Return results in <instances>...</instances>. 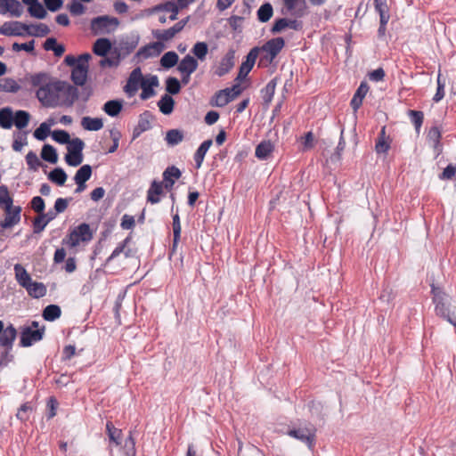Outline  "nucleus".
Listing matches in <instances>:
<instances>
[{
	"mask_svg": "<svg viewBox=\"0 0 456 456\" xmlns=\"http://www.w3.org/2000/svg\"><path fill=\"white\" fill-rule=\"evenodd\" d=\"M50 134V126L45 122L40 124V126L35 130L34 137L39 141H44Z\"/></svg>",
	"mask_w": 456,
	"mask_h": 456,
	"instance_id": "obj_58",
	"label": "nucleus"
},
{
	"mask_svg": "<svg viewBox=\"0 0 456 456\" xmlns=\"http://www.w3.org/2000/svg\"><path fill=\"white\" fill-rule=\"evenodd\" d=\"M159 86V79L157 76H150L147 78H144L143 82L141 85L142 93L141 99L147 100L155 95L154 87Z\"/></svg>",
	"mask_w": 456,
	"mask_h": 456,
	"instance_id": "obj_15",
	"label": "nucleus"
},
{
	"mask_svg": "<svg viewBox=\"0 0 456 456\" xmlns=\"http://www.w3.org/2000/svg\"><path fill=\"white\" fill-rule=\"evenodd\" d=\"M441 138L442 133L437 126L431 127L427 134L428 142L435 150L436 155H439L443 150Z\"/></svg>",
	"mask_w": 456,
	"mask_h": 456,
	"instance_id": "obj_19",
	"label": "nucleus"
},
{
	"mask_svg": "<svg viewBox=\"0 0 456 456\" xmlns=\"http://www.w3.org/2000/svg\"><path fill=\"white\" fill-rule=\"evenodd\" d=\"M81 126L87 131H99L103 127L102 118L84 117L81 120Z\"/></svg>",
	"mask_w": 456,
	"mask_h": 456,
	"instance_id": "obj_31",
	"label": "nucleus"
},
{
	"mask_svg": "<svg viewBox=\"0 0 456 456\" xmlns=\"http://www.w3.org/2000/svg\"><path fill=\"white\" fill-rule=\"evenodd\" d=\"M30 120V114L26 110H17L13 115V125L18 129H23L28 126Z\"/></svg>",
	"mask_w": 456,
	"mask_h": 456,
	"instance_id": "obj_33",
	"label": "nucleus"
},
{
	"mask_svg": "<svg viewBox=\"0 0 456 456\" xmlns=\"http://www.w3.org/2000/svg\"><path fill=\"white\" fill-rule=\"evenodd\" d=\"M31 27L20 21H5L0 27V34L7 37H20L28 34Z\"/></svg>",
	"mask_w": 456,
	"mask_h": 456,
	"instance_id": "obj_10",
	"label": "nucleus"
},
{
	"mask_svg": "<svg viewBox=\"0 0 456 456\" xmlns=\"http://www.w3.org/2000/svg\"><path fill=\"white\" fill-rule=\"evenodd\" d=\"M287 12L297 17H302L305 13V0H283Z\"/></svg>",
	"mask_w": 456,
	"mask_h": 456,
	"instance_id": "obj_16",
	"label": "nucleus"
},
{
	"mask_svg": "<svg viewBox=\"0 0 456 456\" xmlns=\"http://www.w3.org/2000/svg\"><path fill=\"white\" fill-rule=\"evenodd\" d=\"M41 157L44 160L52 164H55L58 161L57 152L55 149L50 144H45L43 146Z\"/></svg>",
	"mask_w": 456,
	"mask_h": 456,
	"instance_id": "obj_40",
	"label": "nucleus"
},
{
	"mask_svg": "<svg viewBox=\"0 0 456 456\" xmlns=\"http://www.w3.org/2000/svg\"><path fill=\"white\" fill-rule=\"evenodd\" d=\"M285 45V41L282 37H275L268 40L263 46L260 48V51L265 53L266 58L270 62L273 61V59L280 53L282 48Z\"/></svg>",
	"mask_w": 456,
	"mask_h": 456,
	"instance_id": "obj_11",
	"label": "nucleus"
},
{
	"mask_svg": "<svg viewBox=\"0 0 456 456\" xmlns=\"http://www.w3.org/2000/svg\"><path fill=\"white\" fill-rule=\"evenodd\" d=\"M288 435L305 443L311 449L314 446L315 435L313 429L307 428L291 429L288 432Z\"/></svg>",
	"mask_w": 456,
	"mask_h": 456,
	"instance_id": "obj_14",
	"label": "nucleus"
},
{
	"mask_svg": "<svg viewBox=\"0 0 456 456\" xmlns=\"http://www.w3.org/2000/svg\"><path fill=\"white\" fill-rule=\"evenodd\" d=\"M224 92L225 91L222 89L215 94L214 97L211 100V104L213 106L224 107L229 102H231L228 96L224 94Z\"/></svg>",
	"mask_w": 456,
	"mask_h": 456,
	"instance_id": "obj_47",
	"label": "nucleus"
},
{
	"mask_svg": "<svg viewBox=\"0 0 456 456\" xmlns=\"http://www.w3.org/2000/svg\"><path fill=\"white\" fill-rule=\"evenodd\" d=\"M33 408L29 403H23L18 410L16 417L21 421H26L29 418V413L32 411Z\"/></svg>",
	"mask_w": 456,
	"mask_h": 456,
	"instance_id": "obj_61",
	"label": "nucleus"
},
{
	"mask_svg": "<svg viewBox=\"0 0 456 456\" xmlns=\"http://www.w3.org/2000/svg\"><path fill=\"white\" fill-rule=\"evenodd\" d=\"M92 175V167L90 165H83L75 174L74 181L86 183Z\"/></svg>",
	"mask_w": 456,
	"mask_h": 456,
	"instance_id": "obj_44",
	"label": "nucleus"
},
{
	"mask_svg": "<svg viewBox=\"0 0 456 456\" xmlns=\"http://www.w3.org/2000/svg\"><path fill=\"white\" fill-rule=\"evenodd\" d=\"M174 104L173 98L167 94L163 95L158 102L159 110L165 115H168L173 111Z\"/></svg>",
	"mask_w": 456,
	"mask_h": 456,
	"instance_id": "obj_38",
	"label": "nucleus"
},
{
	"mask_svg": "<svg viewBox=\"0 0 456 456\" xmlns=\"http://www.w3.org/2000/svg\"><path fill=\"white\" fill-rule=\"evenodd\" d=\"M274 146L270 141L261 142L256 148L255 155L259 159H266L273 151Z\"/></svg>",
	"mask_w": 456,
	"mask_h": 456,
	"instance_id": "obj_29",
	"label": "nucleus"
},
{
	"mask_svg": "<svg viewBox=\"0 0 456 456\" xmlns=\"http://www.w3.org/2000/svg\"><path fill=\"white\" fill-rule=\"evenodd\" d=\"M191 53L198 60L204 61L208 53V46L205 42H197L191 48Z\"/></svg>",
	"mask_w": 456,
	"mask_h": 456,
	"instance_id": "obj_43",
	"label": "nucleus"
},
{
	"mask_svg": "<svg viewBox=\"0 0 456 456\" xmlns=\"http://www.w3.org/2000/svg\"><path fill=\"white\" fill-rule=\"evenodd\" d=\"M131 238L126 237L122 242H120L116 248L112 251L111 255L106 259L105 265L111 262L115 257L119 256L121 253L125 252L126 257H128L130 256L129 250L125 251L126 247L130 242Z\"/></svg>",
	"mask_w": 456,
	"mask_h": 456,
	"instance_id": "obj_41",
	"label": "nucleus"
},
{
	"mask_svg": "<svg viewBox=\"0 0 456 456\" xmlns=\"http://www.w3.org/2000/svg\"><path fill=\"white\" fill-rule=\"evenodd\" d=\"M111 48V43L108 38L97 39L93 46V52L98 56H106Z\"/></svg>",
	"mask_w": 456,
	"mask_h": 456,
	"instance_id": "obj_30",
	"label": "nucleus"
},
{
	"mask_svg": "<svg viewBox=\"0 0 456 456\" xmlns=\"http://www.w3.org/2000/svg\"><path fill=\"white\" fill-rule=\"evenodd\" d=\"M235 64V51L229 49L227 53L222 57L218 66L216 68L214 73L221 77L229 73Z\"/></svg>",
	"mask_w": 456,
	"mask_h": 456,
	"instance_id": "obj_12",
	"label": "nucleus"
},
{
	"mask_svg": "<svg viewBox=\"0 0 456 456\" xmlns=\"http://www.w3.org/2000/svg\"><path fill=\"white\" fill-rule=\"evenodd\" d=\"M154 37L159 41H169L175 37V33L169 28L164 30H157Z\"/></svg>",
	"mask_w": 456,
	"mask_h": 456,
	"instance_id": "obj_62",
	"label": "nucleus"
},
{
	"mask_svg": "<svg viewBox=\"0 0 456 456\" xmlns=\"http://www.w3.org/2000/svg\"><path fill=\"white\" fill-rule=\"evenodd\" d=\"M53 139L61 144H69L72 139H70L69 134L65 130H55L52 133Z\"/></svg>",
	"mask_w": 456,
	"mask_h": 456,
	"instance_id": "obj_52",
	"label": "nucleus"
},
{
	"mask_svg": "<svg viewBox=\"0 0 456 456\" xmlns=\"http://www.w3.org/2000/svg\"><path fill=\"white\" fill-rule=\"evenodd\" d=\"M67 177V174L61 167L54 168L48 175L49 180H51L53 183H56L59 186L64 185Z\"/></svg>",
	"mask_w": 456,
	"mask_h": 456,
	"instance_id": "obj_35",
	"label": "nucleus"
},
{
	"mask_svg": "<svg viewBox=\"0 0 456 456\" xmlns=\"http://www.w3.org/2000/svg\"><path fill=\"white\" fill-rule=\"evenodd\" d=\"M163 183L154 180L148 191L147 201L151 204H157L160 201V195L163 194Z\"/></svg>",
	"mask_w": 456,
	"mask_h": 456,
	"instance_id": "obj_21",
	"label": "nucleus"
},
{
	"mask_svg": "<svg viewBox=\"0 0 456 456\" xmlns=\"http://www.w3.org/2000/svg\"><path fill=\"white\" fill-rule=\"evenodd\" d=\"M29 26L31 27V28L28 31V35L29 36L45 37L50 32L48 26L44 23Z\"/></svg>",
	"mask_w": 456,
	"mask_h": 456,
	"instance_id": "obj_49",
	"label": "nucleus"
},
{
	"mask_svg": "<svg viewBox=\"0 0 456 456\" xmlns=\"http://www.w3.org/2000/svg\"><path fill=\"white\" fill-rule=\"evenodd\" d=\"M106 432L110 443H113L117 446L121 445L123 437L121 429L116 428L111 421H107Z\"/></svg>",
	"mask_w": 456,
	"mask_h": 456,
	"instance_id": "obj_28",
	"label": "nucleus"
},
{
	"mask_svg": "<svg viewBox=\"0 0 456 456\" xmlns=\"http://www.w3.org/2000/svg\"><path fill=\"white\" fill-rule=\"evenodd\" d=\"M119 21L115 17L108 15L99 16L91 20V30L94 35H104L113 32Z\"/></svg>",
	"mask_w": 456,
	"mask_h": 456,
	"instance_id": "obj_4",
	"label": "nucleus"
},
{
	"mask_svg": "<svg viewBox=\"0 0 456 456\" xmlns=\"http://www.w3.org/2000/svg\"><path fill=\"white\" fill-rule=\"evenodd\" d=\"M61 91L58 92V106L71 107L78 99V90L77 87L64 81H58Z\"/></svg>",
	"mask_w": 456,
	"mask_h": 456,
	"instance_id": "obj_7",
	"label": "nucleus"
},
{
	"mask_svg": "<svg viewBox=\"0 0 456 456\" xmlns=\"http://www.w3.org/2000/svg\"><path fill=\"white\" fill-rule=\"evenodd\" d=\"M198 66L197 59L187 54L178 63L177 69L181 74H192L197 70Z\"/></svg>",
	"mask_w": 456,
	"mask_h": 456,
	"instance_id": "obj_18",
	"label": "nucleus"
},
{
	"mask_svg": "<svg viewBox=\"0 0 456 456\" xmlns=\"http://www.w3.org/2000/svg\"><path fill=\"white\" fill-rule=\"evenodd\" d=\"M166 90L170 94H177L181 90V84L175 77H170L166 80Z\"/></svg>",
	"mask_w": 456,
	"mask_h": 456,
	"instance_id": "obj_53",
	"label": "nucleus"
},
{
	"mask_svg": "<svg viewBox=\"0 0 456 456\" xmlns=\"http://www.w3.org/2000/svg\"><path fill=\"white\" fill-rule=\"evenodd\" d=\"M68 10L73 16H79L86 12V6L78 0H71L68 5Z\"/></svg>",
	"mask_w": 456,
	"mask_h": 456,
	"instance_id": "obj_50",
	"label": "nucleus"
},
{
	"mask_svg": "<svg viewBox=\"0 0 456 456\" xmlns=\"http://www.w3.org/2000/svg\"><path fill=\"white\" fill-rule=\"evenodd\" d=\"M14 273L17 282L24 289L33 281L29 273L20 264L14 265Z\"/></svg>",
	"mask_w": 456,
	"mask_h": 456,
	"instance_id": "obj_24",
	"label": "nucleus"
},
{
	"mask_svg": "<svg viewBox=\"0 0 456 456\" xmlns=\"http://www.w3.org/2000/svg\"><path fill=\"white\" fill-rule=\"evenodd\" d=\"M4 218L1 222V227L4 229L12 228L20 222L21 207L13 206V202L4 207Z\"/></svg>",
	"mask_w": 456,
	"mask_h": 456,
	"instance_id": "obj_8",
	"label": "nucleus"
},
{
	"mask_svg": "<svg viewBox=\"0 0 456 456\" xmlns=\"http://www.w3.org/2000/svg\"><path fill=\"white\" fill-rule=\"evenodd\" d=\"M7 8L8 12L14 17H20L23 12V6L17 0H8Z\"/></svg>",
	"mask_w": 456,
	"mask_h": 456,
	"instance_id": "obj_54",
	"label": "nucleus"
},
{
	"mask_svg": "<svg viewBox=\"0 0 456 456\" xmlns=\"http://www.w3.org/2000/svg\"><path fill=\"white\" fill-rule=\"evenodd\" d=\"M273 14V9L270 3L262 4L257 11V19L261 22H267Z\"/></svg>",
	"mask_w": 456,
	"mask_h": 456,
	"instance_id": "obj_42",
	"label": "nucleus"
},
{
	"mask_svg": "<svg viewBox=\"0 0 456 456\" xmlns=\"http://www.w3.org/2000/svg\"><path fill=\"white\" fill-rule=\"evenodd\" d=\"M433 302L435 303V311L436 315L443 317L456 328V313L451 312L445 302V294L439 289L433 287Z\"/></svg>",
	"mask_w": 456,
	"mask_h": 456,
	"instance_id": "obj_3",
	"label": "nucleus"
},
{
	"mask_svg": "<svg viewBox=\"0 0 456 456\" xmlns=\"http://www.w3.org/2000/svg\"><path fill=\"white\" fill-rule=\"evenodd\" d=\"M58 81L45 72L30 76L29 82L34 88H37L36 96L44 107H58V92L61 91Z\"/></svg>",
	"mask_w": 456,
	"mask_h": 456,
	"instance_id": "obj_1",
	"label": "nucleus"
},
{
	"mask_svg": "<svg viewBox=\"0 0 456 456\" xmlns=\"http://www.w3.org/2000/svg\"><path fill=\"white\" fill-rule=\"evenodd\" d=\"M125 453L126 456H136L135 441L132 432L125 441Z\"/></svg>",
	"mask_w": 456,
	"mask_h": 456,
	"instance_id": "obj_59",
	"label": "nucleus"
},
{
	"mask_svg": "<svg viewBox=\"0 0 456 456\" xmlns=\"http://www.w3.org/2000/svg\"><path fill=\"white\" fill-rule=\"evenodd\" d=\"M28 12L31 16L37 19H44L46 16V11L38 2L29 5Z\"/></svg>",
	"mask_w": 456,
	"mask_h": 456,
	"instance_id": "obj_56",
	"label": "nucleus"
},
{
	"mask_svg": "<svg viewBox=\"0 0 456 456\" xmlns=\"http://www.w3.org/2000/svg\"><path fill=\"white\" fill-rule=\"evenodd\" d=\"M163 47L164 46L161 42L151 43L142 47L139 50L138 54L143 56L144 58L158 56L163 51Z\"/></svg>",
	"mask_w": 456,
	"mask_h": 456,
	"instance_id": "obj_25",
	"label": "nucleus"
},
{
	"mask_svg": "<svg viewBox=\"0 0 456 456\" xmlns=\"http://www.w3.org/2000/svg\"><path fill=\"white\" fill-rule=\"evenodd\" d=\"M13 202L12 196L6 185H0V208L7 206Z\"/></svg>",
	"mask_w": 456,
	"mask_h": 456,
	"instance_id": "obj_60",
	"label": "nucleus"
},
{
	"mask_svg": "<svg viewBox=\"0 0 456 456\" xmlns=\"http://www.w3.org/2000/svg\"><path fill=\"white\" fill-rule=\"evenodd\" d=\"M44 333L45 327L38 329V322H32L30 326L21 328L20 346L22 347L31 346L43 338Z\"/></svg>",
	"mask_w": 456,
	"mask_h": 456,
	"instance_id": "obj_5",
	"label": "nucleus"
},
{
	"mask_svg": "<svg viewBox=\"0 0 456 456\" xmlns=\"http://www.w3.org/2000/svg\"><path fill=\"white\" fill-rule=\"evenodd\" d=\"M94 238V231L86 223H82L69 231L63 239V243L73 248L80 244H87Z\"/></svg>",
	"mask_w": 456,
	"mask_h": 456,
	"instance_id": "obj_2",
	"label": "nucleus"
},
{
	"mask_svg": "<svg viewBox=\"0 0 456 456\" xmlns=\"http://www.w3.org/2000/svg\"><path fill=\"white\" fill-rule=\"evenodd\" d=\"M223 90L225 91L224 94L228 96L230 102L236 99L242 93V88L239 83Z\"/></svg>",
	"mask_w": 456,
	"mask_h": 456,
	"instance_id": "obj_63",
	"label": "nucleus"
},
{
	"mask_svg": "<svg viewBox=\"0 0 456 456\" xmlns=\"http://www.w3.org/2000/svg\"><path fill=\"white\" fill-rule=\"evenodd\" d=\"M369 91V86L365 82H362L356 92L354 93L350 105L352 109L356 111L362 104V101Z\"/></svg>",
	"mask_w": 456,
	"mask_h": 456,
	"instance_id": "obj_22",
	"label": "nucleus"
},
{
	"mask_svg": "<svg viewBox=\"0 0 456 456\" xmlns=\"http://www.w3.org/2000/svg\"><path fill=\"white\" fill-rule=\"evenodd\" d=\"M83 57L84 59H82L81 63L76 65L71 71V79L74 84L77 86H83L87 78L88 61L91 55L89 53H84Z\"/></svg>",
	"mask_w": 456,
	"mask_h": 456,
	"instance_id": "obj_9",
	"label": "nucleus"
},
{
	"mask_svg": "<svg viewBox=\"0 0 456 456\" xmlns=\"http://www.w3.org/2000/svg\"><path fill=\"white\" fill-rule=\"evenodd\" d=\"M61 314V307L57 305H49L43 311V317L45 321L53 322Z\"/></svg>",
	"mask_w": 456,
	"mask_h": 456,
	"instance_id": "obj_36",
	"label": "nucleus"
},
{
	"mask_svg": "<svg viewBox=\"0 0 456 456\" xmlns=\"http://www.w3.org/2000/svg\"><path fill=\"white\" fill-rule=\"evenodd\" d=\"M436 82H437V88H436V92L433 97V101L435 102H440L444 97L445 83H444V80L442 79V74L440 72H438Z\"/></svg>",
	"mask_w": 456,
	"mask_h": 456,
	"instance_id": "obj_55",
	"label": "nucleus"
},
{
	"mask_svg": "<svg viewBox=\"0 0 456 456\" xmlns=\"http://www.w3.org/2000/svg\"><path fill=\"white\" fill-rule=\"evenodd\" d=\"M122 102L118 100H110L105 102L102 110L110 117L118 116L122 110Z\"/></svg>",
	"mask_w": 456,
	"mask_h": 456,
	"instance_id": "obj_34",
	"label": "nucleus"
},
{
	"mask_svg": "<svg viewBox=\"0 0 456 456\" xmlns=\"http://www.w3.org/2000/svg\"><path fill=\"white\" fill-rule=\"evenodd\" d=\"M26 162L29 170L37 171L41 166V161L39 160L37 155L30 151L26 155Z\"/></svg>",
	"mask_w": 456,
	"mask_h": 456,
	"instance_id": "obj_51",
	"label": "nucleus"
},
{
	"mask_svg": "<svg viewBox=\"0 0 456 456\" xmlns=\"http://www.w3.org/2000/svg\"><path fill=\"white\" fill-rule=\"evenodd\" d=\"M181 175L182 173L180 169L175 166L167 167L166 170L163 172V186L165 187V189L170 191L173 188L175 180H178L181 177Z\"/></svg>",
	"mask_w": 456,
	"mask_h": 456,
	"instance_id": "obj_17",
	"label": "nucleus"
},
{
	"mask_svg": "<svg viewBox=\"0 0 456 456\" xmlns=\"http://www.w3.org/2000/svg\"><path fill=\"white\" fill-rule=\"evenodd\" d=\"M47 224H48V223L43 217L42 213L38 214V216L37 217H35L34 221H33V230H34V232L35 233L41 232L42 231H44V229L45 228V226Z\"/></svg>",
	"mask_w": 456,
	"mask_h": 456,
	"instance_id": "obj_64",
	"label": "nucleus"
},
{
	"mask_svg": "<svg viewBox=\"0 0 456 456\" xmlns=\"http://www.w3.org/2000/svg\"><path fill=\"white\" fill-rule=\"evenodd\" d=\"M13 126V113L10 107L0 110V126L4 129H10Z\"/></svg>",
	"mask_w": 456,
	"mask_h": 456,
	"instance_id": "obj_32",
	"label": "nucleus"
},
{
	"mask_svg": "<svg viewBox=\"0 0 456 456\" xmlns=\"http://www.w3.org/2000/svg\"><path fill=\"white\" fill-rule=\"evenodd\" d=\"M276 83L271 80L265 87L262 90L263 99L265 102H270L274 95Z\"/></svg>",
	"mask_w": 456,
	"mask_h": 456,
	"instance_id": "obj_57",
	"label": "nucleus"
},
{
	"mask_svg": "<svg viewBox=\"0 0 456 456\" xmlns=\"http://www.w3.org/2000/svg\"><path fill=\"white\" fill-rule=\"evenodd\" d=\"M408 116H409L411 123L413 124L416 131L419 133L420 130V127L423 124V120H424L423 112L420 110H410L408 111Z\"/></svg>",
	"mask_w": 456,
	"mask_h": 456,
	"instance_id": "obj_46",
	"label": "nucleus"
},
{
	"mask_svg": "<svg viewBox=\"0 0 456 456\" xmlns=\"http://www.w3.org/2000/svg\"><path fill=\"white\" fill-rule=\"evenodd\" d=\"M84 142L80 138H74L67 146L68 153L65 156L66 163L70 167H77L83 161Z\"/></svg>",
	"mask_w": 456,
	"mask_h": 456,
	"instance_id": "obj_6",
	"label": "nucleus"
},
{
	"mask_svg": "<svg viewBox=\"0 0 456 456\" xmlns=\"http://www.w3.org/2000/svg\"><path fill=\"white\" fill-rule=\"evenodd\" d=\"M144 77H142V70L140 68H135L129 75L126 85L124 87V91L129 95L134 96L141 87Z\"/></svg>",
	"mask_w": 456,
	"mask_h": 456,
	"instance_id": "obj_13",
	"label": "nucleus"
},
{
	"mask_svg": "<svg viewBox=\"0 0 456 456\" xmlns=\"http://www.w3.org/2000/svg\"><path fill=\"white\" fill-rule=\"evenodd\" d=\"M17 336L16 329L11 324L0 334V345L7 349H12Z\"/></svg>",
	"mask_w": 456,
	"mask_h": 456,
	"instance_id": "obj_20",
	"label": "nucleus"
},
{
	"mask_svg": "<svg viewBox=\"0 0 456 456\" xmlns=\"http://www.w3.org/2000/svg\"><path fill=\"white\" fill-rule=\"evenodd\" d=\"M376 12L379 14V20H389V8L386 0H374Z\"/></svg>",
	"mask_w": 456,
	"mask_h": 456,
	"instance_id": "obj_45",
	"label": "nucleus"
},
{
	"mask_svg": "<svg viewBox=\"0 0 456 456\" xmlns=\"http://www.w3.org/2000/svg\"><path fill=\"white\" fill-rule=\"evenodd\" d=\"M181 222L178 214L173 216V232H174V240H173V247L175 248L181 238Z\"/></svg>",
	"mask_w": 456,
	"mask_h": 456,
	"instance_id": "obj_48",
	"label": "nucleus"
},
{
	"mask_svg": "<svg viewBox=\"0 0 456 456\" xmlns=\"http://www.w3.org/2000/svg\"><path fill=\"white\" fill-rule=\"evenodd\" d=\"M28 294L33 298H41L46 295L47 289L43 282L32 281L25 288Z\"/></svg>",
	"mask_w": 456,
	"mask_h": 456,
	"instance_id": "obj_27",
	"label": "nucleus"
},
{
	"mask_svg": "<svg viewBox=\"0 0 456 456\" xmlns=\"http://www.w3.org/2000/svg\"><path fill=\"white\" fill-rule=\"evenodd\" d=\"M178 54L175 52L170 51L163 54L160 59V64L165 69H170L178 63Z\"/></svg>",
	"mask_w": 456,
	"mask_h": 456,
	"instance_id": "obj_39",
	"label": "nucleus"
},
{
	"mask_svg": "<svg viewBox=\"0 0 456 456\" xmlns=\"http://www.w3.org/2000/svg\"><path fill=\"white\" fill-rule=\"evenodd\" d=\"M391 140L386 135V126H383L377 139L375 149L378 153H387L390 149Z\"/></svg>",
	"mask_w": 456,
	"mask_h": 456,
	"instance_id": "obj_26",
	"label": "nucleus"
},
{
	"mask_svg": "<svg viewBox=\"0 0 456 456\" xmlns=\"http://www.w3.org/2000/svg\"><path fill=\"white\" fill-rule=\"evenodd\" d=\"M165 140L168 145L175 146L183 141V134L178 129H170L167 132Z\"/></svg>",
	"mask_w": 456,
	"mask_h": 456,
	"instance_id": "obj_37",
	"label": "nucleus"
},
{
	"mask_svg": "<svg viewBox=\"0 0 456 456\" xmlns=\"http://www.w3.org/2000/svg\"><path fill=\"white\" fill-rule=\"evenodd\" d=\"M213 143V141L211 139L204 141L200 147L197 149L196 152L194 153L193 159L195 161V167L197 169H200L202 166V163L204 161V158L211 147Z\"/></svg>",
	"mask_w": 456,
	"mask_h": 456,
	"instance_id": "obj_23",
	"label": "nucleus"
}]
</instances>
